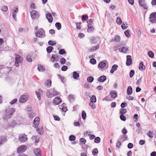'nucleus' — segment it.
Here are the masks:
<instances>
[{"label":"nucleus","instance_id":"16","mask_svg":"<svg viewBox=\"0 0 156 156\" xmlns=\"http://www.w3.org/2000/svg\"><path fill=\"white\" fill-rule=\"evenodd\" d=\"M118 139L119 140H120L122 142L126 140H128V138L127 135H123L120 136Z\"/></svg>","mask_w":156,"mask_h":156},{"label":"nucleus","instance_id":"23","mask_svg":"<svg viewBox=\"0 0 156 156\" xmlns=\"http://www.w3.org/2000/svg\"><path fill=\"white\" fill-rule=\"evenodd\" d=\"M34 152L35 154L37 156H41V154L40 148H37L34 149Z\"/></svg>","mask_w":156,"mask_h":156},{"label":"nucleus","instance_id":"53","mask_svg":"<svg viewBox=\"0 0 156 156\" xmlns=\"http://www.w3.org/2000/svg\"><path fill=\"white\" fill-rule=\"evenodd\" d=\"M147 135L150 138H152L153 137V133L151 131L147 133Z\"/></svg>","mask_w":156,"mask_h":156},{"label":"nucleus","instance_id":"58","mask_svg":"<svg viewBox=\"0 0 156 156\" xmlns=\"http://www.w3.org/2000/svg\"><path fill=\"white\" fill-rule=\"evenodd\" d=\"M51 61L53 62H54L56 61V57L55 55H52L51 59Z\"/></svg>","mask_w":156,"mask_h":156},{"label":"nucleus","instance_id":"18","mask_svg":"<svg viewBox=\"0 0 156 156\" xmlns=\"http://www.w3.org/2000/svg\"><path fill=\"white\" fill-rule=\"evenodd\" d=\"M61 98L58 97L55 98L53 100V103L55 104L58 105L61 102Z\"/></svg>","mask_w":156,"mask_h":156},{"label":"nucleus","instance_id":"36","mask_svg":"<svg viewBox=\"0 0 156 156\" xmlns=\"http://www.w3.org/2000/svg\"><path fill=\"white\" fill-rule=\"evenodd\" d=\"M90 102H95L96 101V97L95 96L93 95L90 98Z\"/></svg>","mask_w":156,"mask_h":156},{"label":"nucleus","instance_id":"19","mask_svg":"<svg viewBox=\"0 0 156 156\" xmlns=\"http://www.w3.org/2000/svg\"><path fill=\"white\" fill-rule=\"evenodd\" d=\"M46 17L49 23H51L52 22L53 18L50 13H48L46 15Z\"/></svg>","mask_w":156,"mask_h":156},{"label":"nucleus","instance_id":"59","mask_svg":"<svg viewBox=\"0 0 156 156\" xmlns=\"http://www.w3.org/2000/svg\"><path fill=\"white\" fill-rule=\"evenodd\" d=\"M32 109V107L30 106H28L25 109V110L26 111L29 112L31 111Z\"/></svg>","mask_w":156,"mask_h":156},{"label":"nucleus","instance_id":"5","mask_svg":"<svg viewBox=\"0 0 156 156\" xmlns=\"http://www.w3.org/2000/svg\"><path fill=\"white\" fill-rule=\"evenodd\" d=\"M149 20L152 23H156V12H154L150 14Z\"/></svg>","mask_w":156,"mask_h":156},{"label":"nucleus","instance_id":"48","mask_svg":"<svg viewBox=\"0 0 156 156\" xmlns=\"http://www.w3.org/2000/svg\"><path fill=\"white\" fill-rule=\"evenodd\" d=\"M88 18V16L87 15H83L82 17V19L83 21L87 20Z\"/></svg>","mask_w":156,"mask_h":156},{"label":"nucleus","instance_id":"26","mask_svg":"<svg viewBox=\"0 0 156 156\" xmlns=\"http://www.w3.org/2000/svg\"><path fill=\"white\" fill-rule=\"evenodd\" d=\"M119 50L120 52L125 53L128 50V49L127 48L123 47L122 48H119Z\"/></svg>","mask_w":156,"mask_h":156},{"label":"nucleus","instance_id":"55","mask_svg":"<svg viewBox=\"0 0 156 156\" xmlns=\"http://www.w3.org/2000/svg\"><path fill=\"white\" fill-rule=\"evenodd\" d=\"M114 39L116 42H118L120 40V37L119 35H116L115 36Z\"/></svg>","mask_w":156,"mask_h":156},{"label":"nucleus","instance_id":"51","mask_svg":"<svg viewBox=\"0 0 156 156\" xmlns=\"http://www.w3.org/2000/svg\"><path fill=\"white\" fill-rule=\"evenodd\" d=\"M101 141L100 138L99 137H96L94 139V142L96 143L100 142Z\"/></svg>","mask_w":156,"mask_h":156},{"label":"nucleus","instance_id":"6","mask_svg":"<svg viewBox=\"0 0 156 156\" xmlns=\"http://www.w3.org/2000/svg\"><path fill=\"white\" fill-rule=\"evenodd\" d=\"M27 148V147L26 145H21L18 147L17 151L18 153H23L26 151Z\"/></svg>","mask_w":156,"mask_h":156},{"label":"nucleus","instance_id":"41","mask_svg":"<svg viewBox=\"0 0 156 156\" xmlns=\"http://www.w3.org/2000/svg\"><path fill=\"white\" fill-rule=\"evenodd\" d=\"M116 21L117 23L119 25H120L122 23V21L121 19V18L119 17H117L116 20Z\"/></svg>","mask_w":156,"mask_h":156},{"label":"nucleus","instance_id":"22","mask_svg":"<svg viewBox=\"0 0 156 156\" xmlns=\"http://www.w3.org/2000/svg\"><path fill=\"white\" fill-rule=\"evenodd\" d=\"M100 46L99 44H98L95 46H92L91 48L89 49V51L90 52L94 51L99 48Z\"/></svg>","mask_w":156,"mask_h":156},{"label":"nucleus","instance_id":"30","mask_svg":"<svg viewBox=\"0 0 156 156\" xmlns=\"http://www.w3.org/2000/svg\"><path fill=\"white\" fill-rule=\"evenodd\" d=\"M88 29H87V32H91L94 30V28L92 27L89 26V25H87Z\"/></svg>","mask_w":156,"mask_h":156},{"label":"nucleus","instance_id":"14","mask_svg":"<svg viewBox=\"0 0 156 156\" xmlns=\"http://www.w3.org/2000/svg\"><path fill=\"white\" fill-rule=\"evenodd\" d=\"M126 65L127 66H130L132 63V57L130 55H127L126 56Z\"/></svg>","mask_w":156,"mask_h":156},{"label":"nucleus","instance_id":"25","mask_svg":"<svg viewBox=\"0 0 156 156\" xmlns=\"http://www.w3.org/2000/svg\"><path fill=\"white\" fill-rule=\"evenodd\" d=\"M73 76L74 79L77 80L79 77V74L76 72L74 71L73 72Z\"/></svg>","mask_w":156,"mask_h":156},{"label":"nucleus","instance_id":"15","mask_svg":"<svg viewBox=\"0 0 156 156\" xmlns=\"http://www.w3.org/2000/svg\"><path fill=\"white\" fill-rule=\"evenodd\" d=\"M39 122V117H36L34 120L33 122V126L36 128L38 126Z\"/></svg>","mask_w":156,"mask_h":156},{"label":"nucleus","instance_id":"17","mask_svg":"<svg viewBox=\"0 0 156 156\" xmlns=\"http://www.w3.org/2000/svg\"><path fill=\"white\" fill-rule=\"evenodd\" d=\"M30 15L32 19H35L37 16H38L39 14L35 10L32 11L30 12Z\"/></svg>","mask_w":156,"mask_h":156},{"label":"nucleus","instance_id":"24","mask_svg":"<svg viewBox=\"0 0 156 156\" xmlns=\"http://www.w3.org/2000/svg\"><path fill=\"white\" fill-rule=\"evenodd\" d=\"M133 92V89L132 87L130 86H129L127 90V94L129 95H131L132 94Z\"/></svg>","mask_w":156,"mask_h":156},{"label":"nucleus","instance_id":"63","mask_svg":"<svg viewBox=\"0 0 156 156\" xmlns=\"http://www.w3.org/2000/svg\"><path fill=\"white\" fill-rule=\"evenodd\" d=\"M120 119L123 121H125L126 120V117L123 115H120Z\"/></svg>","mask_w":156,"mask_h":156},{"label":"nucleus","instance_id":"21","mask_svg":"<svg viewBox=\"0 0 156 156\" xmlns=\"http://www.w3.org/2000/svg\"><path fill=\"white\" fill-rule=\"evenodd\" d=\"M118 66L116 64L114 65L112 67L110 72L111 73H113L117 69Z\"/></svg>","mask_w":156,"mask_h":156},{"label":"nucleus","instance_id":"1","mask_svg":"<svg viewBox=\"0 0 156 156\" xmlns=\"http://www.w3.org/2000/svg\"><path fill=\"white\" fill-rule=\"evenodd\" d=\"M16 108H8L5 109V112L3 117L5 120H7L10 118L13 114L15 112Z\"/></svg>","mask_w":156,"mask_h":156},{"label":"nucleus","instance_id":"12","mask_svg":"<svg viewBox=\"0 0 156 156\" xmlns=\"http://www.w3.org/2000/svg\"><path fill=\"white\" fill-rule=\"evenodd\" d=\"M139 3L141 6L144 9H147V4L145 3V0H139Z\"/></svg>","mask_w":156,"mask_h":156},{"label":"nucleus","instance_id":"2","mask_svg":"<svg viewBox=\"0 0 156 156\" xmlns=\"http://www.w3.org/2000/svg\"><path fill=\"white\" fill-rule=\"evenodd\" d=\"M58 92L55 90L54 88L49 89L46 93V95L49 98H51L54 96L58 95Z\"/></svg>","mask_w":156,"mask_h":156},{"label":"nucleus","instance_id":"33","mask_svg":"<svg viewBox=\"0 0 156 156\" xmlns=\"http://www.w3.org/2000/svg\"><path fill=\"white\" fill-rule=\"evenodd\" d=\"M53 49V48L52 46H50L47 48L46 50L48 53H50L52 51Z\"/></svg>","mask_w":156,"mask_h":156},{"label":"nucleus","instance_id":"34","mask_svg":"<svg viewBox=\"0 0 156 156\" xmlns=\"http://www.w3.org/2000/svg\"><path fill=\"white\" fill-rule=\"evenodd\" d=\"M31 55L30 54L28 55L26 58V60L28 62H31L32 61Z\"/></svg>","mask_w":156,"mask_h":156},{"label":"nucleus","instance_id":"39","mask_svg":"<svg viewBox=\"0 0 156 156\" xmlns=\"http://www.w3.org/2000/svg\"><path fill=\"white\" fill-rule=\"evenodd\" d=\"M148 55L151 58H153L154 56V53L151 51H150L148 52Z\"/></svg>","mask_w":156,"mask_h":156},{"label":"nucleus","instance_id":"62","mask_svg":"<svg viewBox=\"0 0 156 156\" xmlns=\"http://www.w3.org/2000/svg\"><path fill=\"white\" fill-rule=\"evenodd\" d=\"M8 8L7 6H3L1 9V10L3 11H6L8 10Z\"/></svg>","mask_w":156,"mask_h":156},{"label":"nucleus","instance_id":"27","mask_svg":"<svg viewBox=\"0 0 156 156\" xmlns=\"http://www.w3.org/2000/svg\"><path fill=\"white\" fill-rule=\"evenodd\" d=\"M145 68V66L144 65L143 63L142 62H141L140 64V66L139 67V69L140 70L143 71Z\"/></svg>","mask_w":156,"mask_h":156},{"label":"nucleus","instance_id":"50","mask_svg":"<svg viewBox=\"0 0 156 156\" xmlns=\"http://www.w3.org/2000/svg\"><path fill=\"white\" fill-rule=\"evenodd\" d=\"M69 99L70 101H73L74 100V97L73 94H70L69 96Z\"/></svg>","mask_w":156,"mask_h":156},{"label":"nucleus","instance_id":"7","mask_svg":"<svg viewBox=\"0 0 156 156\" xmlns=\"http://www.w3.org/2000/svg\"><path fill=\"white\" fill-rule=\"evenodd\" d=\"M99 40V37H91L90 38V42L92 44L96 43Z\"/></svg>","mask_w":156,"mask_h":156},{"label":"nucleus","instance_id":"44","mask_svg":"<svg viewBox=\"0 0 156 156\" xmlns=\"http://www.w3.org/2000/svg\"><path fill=\"white\" fill-rule=\"evenodd\" d=\"M122 142L120 140H119V139H118L117 142L116 144V147L118 148H119L121 145Z\"/></svg>","mask_w":156,"mask_h":156},{"label":"nucleus","instance_id":"64","mask_svg":"<svg viewBox=\"0 0 156 156\" xmlns=\"http://www.w3.org/2000/svg\"><path fill=\"white\" fill-rule=\"evenodd\" d=\"M134 74V71L133 70H131L129 73V76L130 78H132Z\"/></svg>","mask_w":156,"mask_h":156},{"label":"nucleus","instance_id":"57","mask_svg":"<svg viewBox=\"0 0 156 156\" xmlns=\"http://www.w3.org/2000/svg\"><path fill=\"white\" fill-rule=\"evenodd\" d=\"M66 62V59L64 58H62L60 59V62L62 64H64Z\"/></svg>","mask_w":156,"mask_h":156},{"label":"nucleus","instance_id":"38","mask_svg":"<svg viewBox=\"0 0 156 156\" xmlns=\"http://www.w3.org/2000/svg\"><path fill=\"white\" fill-rule=\"evenodd\" d=\"M55 26L58 30H60L61 28V25L59 23H56L55 24Z\"/></svg>","mask_w":156,"mask_h":156},{"label":"nucleus","instance_id":"49","mask_svg":"<svg viewBox=\"0 0 156 156\" xmlns=\"http://www.w3.org/2000/svg\"><path fill=\"white\" fill-rule=\"evenodd\" d=\"M69 140L72 141L76 139V137L74 135H70L69 137Z\"/></svg>","mask_w":156,"mask_h":156},{"label":"nucleus","instance_id":"31","mask_svg":"<svg viewBox=\"0 0 156 156\" xmlns=\"http://www.w3.org/2000/svg\"><path fill=\"white\" fill-rule=\"evenodd\" d=\"M127 112V110L126 109L121 108L120 109V115H123Z\"/></svg>","mask_w":156,"mask_h":156},{"label":"nucleus","instance_id":"28","mask_svg":"<svg viewBox=\"0 0 156 156\" xmlns=\"http://www.w3.org/2000/svg\"><path fill=\"white\" fill-rule=\"evenodd\" d=\"M110 94L111 95V97L112 98H115L117 97V94L115 91H111L110 92Z\"/></svg>","mask_w":156,"mask_h":156},{"label":"nucleus","instance_id":"60","mask_svg":"<svg viewBox=\"0 0 156 156\" xmlns=\"http://www.w3.org/2000/svg\"><path fill=\"white\" fill-rule=\"evenodd\" d=\"M90 62L92 64H95L96 63V61L94 58H91L90 60Z\"/></svg>","mask_w":156,"mask_h":156},{"label":"nucleus","instance_id":"4","mask_svg":"<svg viewBox=\"0 0 156 156\" xmlns=\"http://www.w3.org/2000/svg\"><path fill=\"white\" fill-rule=\"evenodd\" d=\"M15 65L16 67H19V64L21 63L23 61V58L19 55L16 54H15Z\"/></svg>","mask_w":156,"mask_h":156},{"label":"nucleus","instance_id":"52","mask_svg":"<svg viewBox=\"0 0 156 156\" xmlns=\"http://www.w3.org/2000/svg\"><path fill=\"white\" fill-rule=\"evenodd\" d=\"M48 44L50 45H54L56 44V42L55 41H49L48 42Z\"/></svg>","mask_w":156,"mask_h":156},{"label":"nucleus","instance_id":"35","mask_svg":"<svg viewBox=\"0 0 156 156\" xmlns=\"http://www.w3.org/2000/svg\"><path fill=\"white\" fill-rule=\"evenodd\" d=\"M39 92H37V91H36L35 92V93L36 94V95L37 96V97L38 98V99L39 100H40L41 99V97L40 93L41 92H42V91L41 90H39Z\"/></svg>","mask_w":156,"mask_h":156},{"label":"nucleus","instance_id":"45","mask_svg":"<svg viewBox=\"0 0 156 156\" xmlns=\"http://www.w3.org/2000/svg\"><path fill=\"white\" fill-rule=\"evenodd\" d=\"M86 142V139L84 138H81L80 139V143L83 144H84Z\"/></svg>","mask_w":156,"mask_h":156},{"label":"nucleus","instance_id":"3","mask_svg":"<svg viewBox=\"0 0 156 156\" xmlns=\"http://www.w3.org/2000/svg\"><path fill=\"white\" fill-rule=\"evenodd\" d=\"M98 67L101 69H107L108 68V63L106 60H104L99 62Z\"/></svg>","mask_w":156,"mask_h":156},{"label":"nucleus","instance_id":"8","mask_svg":"<svg viewBox=\"0 0 156 156\" xmlns=\"http://www.w3.org/2000/svg\"><path fill=\"white\" fill-rule=\"evenodd\" d=\"M18 7L16 6L13 9L12 11V17L15 21L16 20V14L18 12Z\"/></svg>","mask_w":156,"mask_h":156},{"label":"nucleus","instance_id":"43","mask_svg":"<svg viewBox=\"0 0 156 156\" xmlns=\"http://www.w3.org/2000/svg\"><path fill=\"white\" fill-rule=\"evenodd\" d=\"M82 116L83 119L84 120L86 119V114L85 112L84 111H83L82 112Z\"/></svg>","mask_w":156,"mask_h":156},{"label":"nucleus","instance_id":"10","mask_svg":"<svg viewBox=\"0 0 156 156\" xmlns=\"http://www.w3.org/2000/svg\"><path fill=\"white\" fill-rule=\"evenodd\" d=\"M19 140L21 142H24L27 140V137L25 134H21L19 136Z\"/></svg>","mask_w":156,"mask_h":156},{"label":"nucleus","instance_id":"37","mask_svg":"<svg viewBox=\"0 0 156 156\" xmlns=\"http://www.w3.org/2000/svg\"><path fill=\"white\" fill-rule=\"evenodd\" d=\"M94 80V78L92 76H89L87 78V81L89 83L92 82Z\"/></svg>","mask_w":156,"mask_h":156},{"label":"nucleus","instance_id":"13","mask_svg":"<svg viewBox=\"0 0 156 156\" xmlns=\"http://www.w3.org/2000/svg\"><path fill=\"white\" fill-rule=\"evenodd\" d=\"M16 123L15 122L13 121H11V122L9 123L7 125H6L5 126V128L7 129L9 128L13 127L16 126Z\"/></svg>","mask_w":156,"mask_h":156},{"label":"nucleus","instance_id":"46","mask_svg":"<svg viewBox=\"0 0 156 156\" xmlns=\"http://www.w3.org/2000/svg\"><path fill=\"white\" fill-rule=\"evenodd\" d=\"M124 34L127 37H129L130 36V34H129V30H127L125 31Z\"/></svg>","mask_w":156,"mask_h":156},{"label":"nucleus","instance_id":"9","mask_svg":"<svg viewBox=\"0 0 156 156\" xmlns=\"http://www.w3.org/2000/svg\"><path fill=\"white\" fill-rule=\"evenodd\" d=\"M28 98V96L27 95H22L20 98L19 101L20 102L23 103L26 101Z\"/></svg>","mask_w":156,"mask_h":156},{"label":"nucleus","instance_id":"42","mask_svg":"<svg viewBox=\"0 0 156 156\" xmlns=\"http://www.w3.org/2000/svg\"><path fill=\"white\" fill-rule=\"evenodd\" d=\"M127 25V24L126 23H123L121 25L122 28L123 29H126L128 27Z\"/></svg>","mask_w":156,"mask_h":156},{"label":"nucleus","instance_id":"40","mask_svg":"<svg viewBox=\"0 0 156 156\" xmlns=\"http://www.w3.org/2000/svg\"><path fill=\"white\" fill-rule=\"evenodd\" d=\"M37 133L40 134H42L43 133V130L42 128H38L36 130Z\"/></svg>","mask_w":156,"mask_h":156},{"label":"nucleus","instance_id":"54","mask_svg":"<svg viewBox=\"0 0 156 156\" xmlns=\"http://www.w3.org/2000/svg\"><path fill=\"white\" fill-rule=\"evenodd\" d=\"M98 152V150L97 148H95L94 150L92 151V153L93 155H96Z\"/></svg>","mask_w":156,"mask_h":156},{"label":"nucleus","instance_id":"56","mask_svg":"<svg viewBox=\"0 0 156 156\" xmlns=\"http://www.w3.org/2000/svg\"><path fill=\"white\" fill-rule=\"evenodd\" d=\"M33 140L35 139V142L36 143H37L39 141V138H37L35 136H33L32 137Z\"/></svg>","mask_w":156,"mask_h":156},{"label":"nucleus","instance_id":"29","mask_svg":"<svg viewBox=\"0 0 156 156\" xmlns=\"http://www.w3.org/2000/svg\"><path fill=\"white\" fill-rule=\"evenodd\" d=\"M51 81L50 80H47L45 83V85L46 87H49L51 86Z\"/></svg>","mask_w":156,"mask_h":156},{"label":"nucleus","instance_id":"20","mask_svg":"<svg viewBox=\"0 0 156 156\" xmlns=\"http://www.w3.org/2000/svg\"><path fill=\"white\" fill-rule=\"evenodd\" d=\"M106 77L105 76H102L99 77L98 80L99 82H103L106 80Z\"/></svg>","mask_w":156,"mask_h":156},{"label":"nucleus","instance_id":"61","mask_svg":"<svg viewBox=\"0 0 156 156\" xmlns=\"http://www.w3.org/2000/svg\"><path fill=\"white\" fill-rule=\"evenodd\" d=\"M93 21H94V20L93 19H89L87 22L88 25H89V26L90 25H91L93 23Z\"/></svg>","mask_w":156,"mask_h":156},{"label":"nucleus","instance_id":"11","mask_svg":"<svg viewBox=\"0 0 156 156\" xmlns=\"http://www.w3.org/2000/svg\"><path fill=\"white\" fill-rule=\"evenodd\" d=\"M44 33V30L42 28H41L39 30L35 33V35L37 37H40L43 35Z\"/></svg>","mask_w":156,"mask_h":156},{"label":"nucleus","instance_id":"47","mask_svg":"<svg viewBox=\"0 0 156 156\" xmlns=\"http://www.w3.org/2000/svg\"><path fill=\"white\" fill-rule=\"evenodd\" d=\"M94 102H90L89 104L90 106L93 109L95 108L96 107L95 104H94Z\"/></svg>","mask_w":156,"mask_h":156},{"label":"nucleus","instance_id":"32","mask_svg":"<svg viewBox=\"0 0 156 156\" xmlns=\"http://www.w3.org/2000/svg\"><path fill=\"white\" fill-rule=\"evenodd\" d=\"M38 69L40 72H43L44 71V68L41 65H39L38 66Z\"/></svg>","mask_w":156,"mask_h":156}]
</instances>
